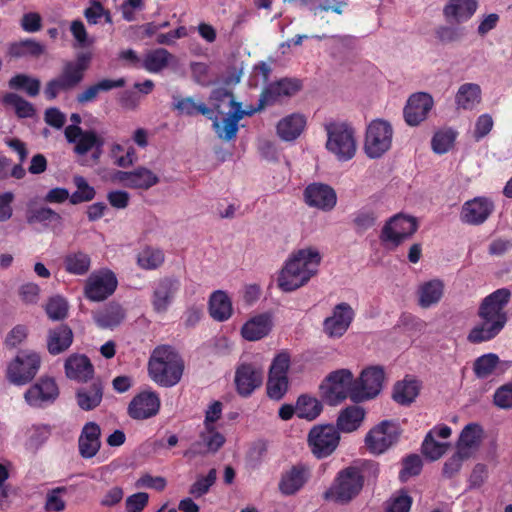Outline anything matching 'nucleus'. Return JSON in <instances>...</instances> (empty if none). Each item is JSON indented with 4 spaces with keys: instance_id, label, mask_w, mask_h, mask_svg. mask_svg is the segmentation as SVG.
<instances>
[{
    "instance_id": "obj_1",
    "label": "nucleus",
    "mask_w": 512,
    "mask_h": 512,
    "mask_svg": "<svg viewBox=\"0 0 512 512\" xmlns=\"http://www.w3.org/2000/svg\"><path fill=\"white\" fill-rule=\"evenodd\" d=\"M511 297L507 288H500L486 296L479 305L477 315L482 320L468 333L467 341L471 344L488 342L497 337L504 329L508 316L505 307Z\"/></svg>"
},
{
    "instance_id": "obj_2",
    "label": "nucleus",
    "mask_w": 512,
    "mask_h": 512,
    "mask_svg": "<svg viewBox=\"0 0 512 512\" xmlns=\"http://www.w3.org/2000/svg\"><path fill=\"white\" fill-rule=\"evenodd\" d=\"M321 259L319 251L313 247L292 253L278 276L279 288L292 292L304 286L317 273Z\"/></svg>"
},
{
    "instance_id": "obj_3",
    "label": "nucleus",
    "mask_w": 512,
    "mask_h": 512,
    "mask_svg": "<svg viewBox=\"0 0 512 512\" xmlns=\"http://www.w3.org/2000/svg\"><path fill=\"white\" fill-rule=\"evenodd\" d=\"M184 371V361L171 345L155 347L148 361V374L159 386L173 387L178 384Z\"/></svg>"
},
{
    "instance_id": "obj_4",
    "label": "nucleus",
    "mask_w": 512,
    "mask_h": 512,
    "mask_svg": "<svg viewBox=\"0 0 512 512\" xmlns=\"http://www.w3.org/2000/svg\"><path fill=\"white\" fill-rule=\"evenodd\" d=\"M91 59L90 53L81 52L75 60L65 61L60 74L45 84L43 93L46 100L53 101L59 94L74 90L84 80Z\"/></svg>"
},
{
    "instance_id": "obj_5",
    "label": "nucleus",
    "mask_w": 512,
    "mask_h": 512,
    "mask_svg": "<svg viewBox=\"0 0 512 512\" xmlns=\"http://www.w3.org/2000/svg\"><path fill=\"white\" fill-rule=\"evenodd\" d=\"M212 99L220 102V106L224 105L229 108L226 112V117L223 119L221 125L217 117L214 115L213 128L219 138L230 141L234 139L238 132V122L245 116L251 115L254 111L246 112L242 109L241 103L235 101L234 96L231 92L226 90H217L212 94Z\"/></svg>"
},
{
    "instance_id": "obj_6",
    "label": "nucleus",
    "mask_w": 512,
    "mask_h": 512,
    "mask_svg": "<svg viewBox=\"0 0 512 512\" xmlns=\"http://www.w3.org/2000/svg\"><path fill=\"white\" fill-rule=\"evenodd\" d=\"M362 489L357 466H348L337 473L332 485L325 491L324 499L345 505L355 499Z\"/></svg>"
},
{
    "instance_id": "obj_7",
    "label": "nucleus",
    "mask_w": 512,
    "mask_h": 512,
    "mask_svg": "<svg viewBox=\"0 0 512 512\" xmlns=\"http://www.w3.org/2000/svg\"><path fill=\"white\" fill-rule=\"evenodd\" d=\"M385 371L381 365L364 368L351 387L350 399L361 403L376 398L383 389Z\"/></svg>"
},
{
    "instance_id": "obj_8",
    "label": "nucleus",
    "mask_w": 512,
    "mask_h": 512,
    "mask_svg": "<svg viewBox=\"0 0 512 512\" xmlns=\"http://www.w3.org/2000/svg\"><path fill=\"white\" fill-rule=\"evenodd\" d=\"M326 148L340 161L352 159L356 153V140L353 128L346 123H330L326 125Z\"/></svg>"
},
{
    "instance_id": "obj_9",
    "label": "nucleus",
    "mask_w": 512,
    "mask_h": 512,
    "mask_svg": "<svg viewBox=\"0 0 512 512\" xmlns=\"http://www.w3.org/2000/svg\"><path fill=\"white\" fill-rule=\"evenodd\" d=\"M290 362L287 350H282L273 358L266 383V394L271 400L280 401L288 392Z\"/></svg>"
},
{
    "instance_id": "obj_10",
    "label": "nucleus",
    "mask_w": 512,
    "mask_h": 512,
    "mask_svg": "<svg viewBox=\"0 0 512 512\" xmlns=\"http://www.w3.org/2000/svg\"><path fill=\"white\" fill-rule=\"evenodd\" d=\"M340 442V434L331 424L313 426L307 436L308 447L317 459L329 457L337 449Z\"/></svg>"
},
{
    "instance_id": "obj_11",
    "label": "nucleus",
    "mask_w": 512,
    "mask_h": 512,
    "mask_svg": "<svg viewBox=\"0 0 512 512\" xmlns=\"http://www.w3.org/2000/svg\"><path fill=\"white\" fill-rule=\"evenodd\" d=\"M41 358L36 352L20 351L8 364L7 380L17 386H22L34 379L39 371Z\"/></svg>"
},
{
    "instance_id": "obj_12",
    "label": "nucleus",
    "mask_w": 512,
    "mask_h": 512,
    "mask_svg": "<svg viewBox=\"0 0 512 512\" xmlns=\"http://www.w3.org/2000/svg\"><path fill=\"white\" fill-rule=\"evenodd\" d=\"M393 129L389 122L376 119L367 127L364 149L368 157L379 158L392 145Z\"/></svg>"
},
{
    "instance_id": "obj_13",
    "label": "nucleus",
    "mask_w": 512,
    "mask_h": 512,
    "mask_svg": "<svg viewBox=\"0 0 512 512\" xmlns=\"http://www.w3.org/2000/svg\"><path fill=\"white\" fill-rule=\"evenodd\" d=\"M418 229L417 218L399 213L391 217L383 226L380 233L382 243H391L398 247L410 238Z\"/></svg>"
},
{
    "instance_id": "obj_14",
    "label": "nucleus",
    "mask_w": 512,
    "mask_h": 512,
    "mask_svg": "<svg viewBox=\"0 0 512 512\" xmlns=\"http://www.w3.org/2000/svg\"><path fill=\"white\" fill-rule=\"evenodd\" d=\"M399 436L398 424L384 420L366 434L365 445L372 454L380 455L393 446L398 441Z\"/></svg>"
},
{
    "instance_id": "obj_15",
    "label": "nucleus",
    "mask_w": 512,
    "mask_h": 512,
    "mask_svg": "<svg viewBox=\"0 0 512 512\" xmlns=\"http://www.w3.org/2000/svg\"><path fill=\"white\" fill-rule=\"evenodd\" d=\"M117 286L115 273L109 269H101L91 273L87 278L84 295L93 302L104 301L115 292Z\"/></svg>"
},
{
    "instance_id": "obj_16",
    "label": "nucleus",
    "mask_w": 512,
    "mask_h": 512,
    "mask_svg": "<svg viewBox=\"0 0 512 512\" xmlns=\"http://www.w3.org/2000/svg\"><path fill=\"white\" fill-rule=\"evenodd\" d=\"M302 88V83L296 78H282L276 82L268 84L262 91L258 107L254 111H260L266 106L274 105L280 102L283 98L291 97L299 92Z\"/></svg>"
},
{
    "instance_id": "obj_17",
    "label": "nucleus",
    "mask_w": 512,
    "mask_h": 512,
    "mask_svg": "<svg viewBox=\"0 0 512 512\" xmlns=\"http://www.w3.org/2000/svg\"><path fill=\"white\" fill-rule=\"evenodd\" d=\"M311 478V470L305 463H296L283 470L278 490L283 496H293L301 491Z\"/></svg>"
},
{
    "instance_id": "obj_18",
    "label": "nucleus",
    "mask_w": 512,
    "mask_h": 512,
    "mask_svg": "<svg viewBox=\"0 0 512 512\" xmlns=\"http://www.w3.org/2000/svg\"><path fill=\"white\" fill-rule=\"evenodd\" d=\"M181 282L173 276L160 278L154 285L151 295V305L157 314H164L168 311L175 295L180 290Z\"/></svg>"
},
{
    "instance_id": "obj_19",
    "label": "nucleus",
    "mask_w": 512,
    "mask_h": 512,
    "mask_svg": "<svg viewBox=\"0 0 512 512\" xmlns=\"http://www.w3.org/2000/svg\"><path fill=\"white\" fill-rule=\"evenodd\" d=\"M234 382L237 393L241 397H249L261 387L263 370L254 363H241L236 368Z\"/></svg>"
},
{
    "instance_id": "obj_20",
    "label": "nucleus",
    "mask_w": 512,
    "mask_h": 512,
    "mask_svg": "<svg viewBox=\"0 0 512 512\" xmlns=\"http://www.w3.org/2000/svg\"><path fill=\"white\" fill-rule=\"evenodd\" d=\"M161 401L155 391H142L130 401L127 413L134 420H146L156 416L160 410Z\"/></svg>"
},
{
    "instance_id": "obj_21",
    "label": "nucleus",
    "mask_w": 512,
    "mask_h": 512,
    "mask_svg": "<svg viewBox=\"0 0 512 512\" xmlns=\"http://www.w3.org/2000/svg\"><path fill=\"white\" fill-rule=\"evenodd\" d=\"M354 317L351 305L341 302L333 308L332 315L324 320L323 330L331 338H340L347 332Z\"/></svg>"
},
{
    "instance_id": "obj_22",
    "label": "nucleus",
    "mask_w": 512,
    "mask_h": 512,
    "mask_svg": "<svg viewBox=\"0 0 512 512\" xmlns=\"http://www.w3.org/2000/svg\"><path fill=\"white\" fill-rule=\"evenodd\" d=\"M304 200L309 207L331 211L337 203L335 190L324 183L309 184L304 190Z\"/></svg>"
},
{
    "instance_id": "obj_23",
    "label": "nucleus",
    "mask_w": 512,
    "mask_h": 512,
    "mask_svg": "<svg viewBox=\"0 0 512 512\" xmlns=\"http://www.w3.org/2000/svg\"><path fill=\"white\" fill-rule=\"evenodd\" d=\"M433 98L425 92L411 95L404 108V118L408 125L417 126L424 121L433 107Z\"/></svg>"
},
{
    "instance_id": "obj_24",
    "label": "nucleus",
    "mask_w": 512,
    "mask_h": 512,
    "mask_svg": "<svg viewBox=\"0 0 512 512\" xmlns=\"http://www.w3.org/2000/svg\"><path fill=\"white\" fill-rule=\"evenodd\" d=\"M58 395L59 390L54 379L41 378L25 392L24 398L30 406L43 407L54 402Z\"/></svg>"
},
{
    "instance_id": "obj_25",
    "label": "nucleus",
    "mask_w": 512,
    "mask_h": 512,
    "mask_svg": "<svg viewBox=\"0 0 512 512\" xmlns=\"http://www.w3.org/2000/svg\"><path fill=\"white\" fill-rule=\"evenodd\" d=\"M494 210L493 202L486 197H475L466 201L460 214L461 221L470 225L484 223Z\"/></svg>"
},
{
    "instance_id": "obj_26",
    "label": "nucleus",
    "mask_w": 512,
    "mask_h": 512,
    "mask_svg": "<svg viewBox=\"0 0 512 512\" xmlns=\"http://www.w3.org/2000/svg\"><path fill=\"white\" fill-rule=\"evenodd\" d=\"M101 428L93 421L87 422L78 438L79 454L84 459L93 458L101 448Z\"/></svg>"
},
{
    "instance_id": "obj_27",
    "label": "nucleus",
    "mask_w": 512,
    "mask_h": 512,
    "mask_svg": "<svg viewBox=\"0 0 512 512\" xmlns=\"http://www.w3.org/2000/svg\"><path fill=\"white\" fill-rule=\"evenodd\" d=\"M64 367L66 376L79 382H86L94 375V367L86 355L73 354L69 356Z\"/></svg>"
},
{
    "instance_id": "obj_28",
    "label": "nucleus",
    "mask_w": 512,
    "mask_h": 512,
    "mask_svg": "<svg viewBox=\"0 0 512 512\" xmlns=\"http://www.w3.org/2000/svg\"><path fill=\"white\" fill-rule=\"evenodd\" d=\"M103 393V382L100 379H95L89 385L83 386L77 390V404L84 411L94 410L101 404Z\"/></svg>"
},
{
    "instance_id": "obj_29",
    "label": "nucleus",
    "mask_w": 512,
    "mask_h": 512,
    "mask_svg": "<svg viewBox=\"0 0 512 512\" xmlns=\"http://www.w3.org/2000/svg\"><path fill=\"white\" fill-rule=\"evenodd\" d=\"M477 8V0H449L443 8V15L447 21L463 23L475 14Z\"/></svg>"
},
{
    "instance_id": "obj_30",
    "label": "nucleus",
    "mask_w": 512,
    "mask_h": 512,
    "mask_svg": "<svg viewBox=\"0 0 512 512\" xmlns=\"http://www.w3.org/2000/svg\"><path fill=\"white\" fill-rule=\"evenodd\" d=\"M72 329L66 324H60L50 329L47 335V350L51 355H58L66 351L73 343Z\"/></svg>"
},
{
    "instance_id": "obj_31",
    "label": "nucleus",
    "mask_w": 512,
    "mask_h": 512,
    "mask_svg": "<svg viewBox=\"0 0 512 512\" xmlns=\"http://www.w3.org/2000/svg\"><path fill=\"white\" fill-rule=\"evenodd\" d=\"M213 106V108H209L204 103H196L192 97H174L173 103L174 109L187 116L202 114L208 119H213L215 112L218 114H224V111L220 109L219 103H214Z\"/></svg>"
},
{
    "instance_id": "obj_32",
    "label": "nucleus",
    "mask_w": 512,
    "mask_h": 512,
    "mask_svg": "<svg viewBox=\"0 0 512 512\" xmlns=\"http://www.w3.org/2000/svg\"><path fill=\"white\" fill-rule=\"evenodd\" d=\"M272 320L268 314H259L249 319L241 328V335L248 341H258L269 334Z\"/></svg>"
},
{
    "instance_id": "obj_33",
    "label": "nucleus",
    "mask_w": 512,
    "mask_h": 512,
    "mask_svg": "<svg viewBox=\"0 0 512 512\" xmlns=\"http://www.w3.org/2000/svg\"><path fill=\"white\" fill-rule=\"evenodd\" d=\"M306 125V119L301 114H291L277 124V134L285 141L295 140L300 136Z\"/></svg>"
},
{
    "instance_id": "obj_34",
    "label": "nucleus",
    "mask_w": 512,
    "mask_h": 512,
    "mask_svg": "<svg viewBox=\"0 0 512 512\" xmlns=\"http://www.w3.org/2000/svg\"><path fill=\"white\" fill-rule=\"evenodd\" d=\"M365 417V410L357 405L343 409L337 418V430L350 433L357 430Z\"/></svg>"
},
{
    "instance_id": "obj_35",
    "label": "nucleus",
    "mask_w": 512,
    "mask_h": 512,
    "mask_svg": "<svg viewBox=\"0 0 512 512\" xmlns=\"http://www.w3.org/2000/svg\"><path fill=\"white\" fill-rule=\"evenodd\" d=\"M444 293V284L441 280L433 279L419 286L418 304L422 308H429L437 304Z\"/></svg>"
},
{
    "instance_id": "obj_36",
    "label": "nucleus",
    "mask_w": 512,
    "mask_h": 512,
    "mask_svg": "<svg viewBox=\"0 0 512 512\" xmlns=\"http://www.w3.org/2000/svg\"><path fill=\"white\" fill-rule=\"evenodd\" d=\"M210 316L217 321L223 322L232 315V304L227 293L222 290L214 291L209 298Z\"/></svg>"
},
{
    "instance_id": "obj_37",
    "label": "nucleus",
    "mask_w": 512,
    "mask_h": 512,
    "mask_svg": "<svg viewBox=\"0 0 512 512\" xmlns=\"http://www.w3.org/2000/svg\"><path fill=\"white\" fill-rule=\"evenodd\" d=\"M420 391V384L414 379H403L395 383L392 398L400 405H410Z\"/></svg>"
},
{
    "instance_id": "obj_38",
    "label": "nucleus",
    "mask_w": 512,
    "mask_h": 512,
    "mask_svg": "<svg viewBox=\"0 0 512 512\" xmlns=\"http://www.w3.org/2000/svg\"><path fill=\"white\" fill-rule=\"evenodd\" d=\"M174 59L167 49L157 48L149 51L144 56L141 67L150 73H159L165 69Z\"/></svg>"
},
{
    "instance_id": "obj_39",
    "label": "nucleus",
    "mask_w": 512,
    "mask_h": 512,
    "mask_svg": "<svg viewBox=\"0 0 512 512\" xmlns=\"http://www.w3.org/2000/svg\"><path fill=\"white\" fill-rule=\"evenodd\" d=\"M125 318V311L116 302H110L103 310L95 315V322L101 328L118 326Z\"/></svg>"
},
{
    "instance_id": "obj_40",
    "label": "nucleus",
    "mask_w": 512,
    "mask_h": 512,
    "mask_svg": "<svg viewBox=\"0 0 512 512\" xmlns=\"http://www.w3.org/2000/svg\"><path fill=\"white\" fill-rule=\"evenodd\" d=\"M45 51L44 45L34 39H25L11 43L8 47V55L12 58L39 57Z\"/></svg>"
},
{
    "instance_id": "obj_41",
    "label": "nucleus",
    "mask_w": 512,
    "mask_h": 512,
    "mask_svg": "<svg viewBox=\"0 0 512 512\" xmlns=\"http://www.w3.org/2000/svg\"><path fill=\"white\" fill-rule=\"evenodd\" d=\"M455 99L459 108H463L465 110L473 109L481 101L480 86L474 83H465L461 85Z\"/></svg>"
},
{
    "instance_id": "obj_42",
    "label": "nucleus",
    "mask_w": 512,
    "mask_h": 512,
    "mask_svg": "<svg viewBox=\"0 0 512 512\" xmlns=\"http://www.w3.org/2000/svg\"><path fill=\"white\" fill-rule=\"evenodd\" d=\"M65 270L72 275H85L91 267V258L82 251L68 253L64 258Z\"/></svg>"
},
{
    "instance_id": "obj_43",
    "label": "nucleus",
    "mask_w": 512,
    "mask_h": 512,
    "mask_svg": "<svg viewBox=\"0 0 512 512\" xmlns=\"http://www.w3.org/2000/svg\"><path fill=\"white\" fill-rule=\"evenodd\" d=\"M323 406L315 397L303 394L296 402V415L301 419L312 421L322 412Z\"/></svg>"
},
{
    "instance_id": "obj_44",
    "label": "nucleus",
    "mask_w": 512,
    "mask_h": 512,
    "mask_svg": "<svg viewBox=\"0 0 512 512\" xmlns=\"http://www.w3.org/2000/svg\"><path fill=\"white\" fill-rule=\"evenodd\" d=\"M159 177L150 169L140 166L132 170L128 188L148 190L159 183Z\"/></svg>"
},
{
    "instance_id": "obj_45",
    "label": "nucleus",
    "mask_w": 512,
    "mask_h": 512,
    "mask_svg": "<svg viewBox=\"0 0 512 512\" xmlns=\"http://www.w3.org/2000/svg\"><path fill=\"white\" fill-rule=\"evenodd\" d=\"M165 260L162 250L146 246L137 255V265L143 270H155L159 268Z\"/></svg>"
},
{
    "instance_id": "obj_46",
    "label": "nucleus",
    "mask_w": 512,
    "mask_h": 512,
    "mask_svg": "<svg viewBox=\"0 0 512 512\" xmlns=\"http://www.w3.org/2000/svg\"><path fill=\"white\" fill-rule=\"evenodd\" d=\"M320 390L324 401L331 406L340 404L351 395V387L338 386L326 381L321 384Z\"/></svg>"
},
{
    "instance_id": "obj_47",
    "label": "nucleus",
    "mask_w": 512,
    "mask_h": 512,
    "mask_svg": "<svg viewBox=\"0 0 512 512\" xmlns=\"http://www.w3.org/2000/svg\"><path fill=\"white\" fill-rule=\"evenodd\" d=\"M483 428L478 423H469L460 433L458 450L477 447L483 437Z\"/></svg>"
},
{
    "instance_id": "obj_48",
    "label": "nucleus",
    "mask_w": 512,
    "mask_h": 512,
    "mask_svg": "<svg viewBox=\"0 0 512 512\" xmlns=\"http://www.w3.org/2000/svg\"><path fill=\"white\" fill-rule=\"evenodd\" d=\"M500 363L499 356L495 353H487L478 357L473 363V371L477 378L486 379Z\"/></svg>"
},
{
    "instance_id": "obj_49",
    "label": "nucleus",
    "mask_w": 512,
    "mask_h": 512,
    "mask_svg": "<svg viewBox=\"0 0 512 512\" xmlns=\"http://www.w3.org/2000/svg\"><path fill=\"white\" fill-rule=\"evenodd\" d=\"M105 141L93 130H85L74 146V153L80 156L86 155L94 148L103 147Z\"/></svg>"
},
{
    "instance_id": "obj_50",
    "label": "nucleus",
    "mask_w": 512,
    "mask_h": 512,
    "mask_svg": "<svg viewBox=\"0 0 512 512\" xmlns=\"http://www.w3.org/2000/svg\"><path fill=\"white\" fill-rule=\"evenodd\" d=\"M73 183L77 189L70 196L71 204L77 205L83 202H89L95 198L96 191L94 187L89 185L83 176H75Z\"/></svg>"
},
{
    "instance_id": "obj_51",
    "label": "nucleus",
    "mask_w": 512,
    "mask_h": 512,
    "mask_svg": "<svg viewBox=\"0 0 512 512\" xmlns=\"http://www.w3.org/2000/svg\"><path fill=\"white\" fill-rule=\"evenodd\" d=\"M5 105L13 106L19 118H31L35 115L34 106L16 93H7L3 97Z\"/></svg>"
},
{
    "instance_id": "obj_52",
    "label": "nucleus",
    "mask_w": 512,
    "mask_h": 512,
    "mask_svg": "<svg viewBox=\"0 0 512 512\" xmlns=\"http://www.w3.org/2000/svg\"><path fill=\"white\" fill-rule=\"evenodd\" d=\"M8 84L11 89L25 90L31 97L37 96L40 91V80L26 74H16Z\"/></svg>"
},
{
    "instance_id": "obj_53",
    "label": "nucleus",
    "mask_w": 512,
    "mask_h": 512,
    "mask_svg": "<svg viewBox=\"0 0 512 512\" xmlns=\"http://www.w3.org/2000/svg\"><path fill=\"white\" fill-rule=\"evenodd\" d=\"M216 479L217 471L215 468L210 469L205 476H197L196 481L189 488V494L194 498H200L206 495L210 488L215 484Z\"/></svg>"
},
{
    "instance_id": "obj_54",
    "label": "nucleus",
    "mask_w": 512,
    "mask_h": 512,
    "mask_svg": "<svg viewBox=\"0 0 512 512\" xmlns=\"http://www.w3.org/2000/svg\"><path fill=\"white\" fill-rule=\"evenodd\" d=\"M456 135L453 129L437 131L431 141L433 151L437 154L447 153L453 146Z\"/></svg>"
},
{
    "instance_id": "obj_55",
    "label": "nucleus",
    "mask_w": 512,
    "mask_h": 512,
    "mask_svg": "<svg viewBox=\"0 0 512 512\" xmlns=\"http://www.w3.org/2000/svg\"><path fill=\"white\" fill-rule=\"evenodd\" d=\"M423 467L422 459L417 454H410L402 459V469L399 472L401 482L408 481L411 477L421 473Z\"/></svg>"
},
{
    "instance_id": "obj_56",
    "label": "nucleus",
    "mask_w": 512,
    "mask_h": 512,
    "mask_svg": "<svg viewBox=\"0 0 512 512\" xmlns=\"http://www.w3.org/2000/svg\"><path fill=\"white\" fill-rule=\"evenodd\" d=\"M61 216L49 207H41L30 210L27 214L29 224L41 223L48 225L52 222H60Z\"/></svg>"
},
{
    "instance_id": "obj_57",
    "label": "nucleus",
    "mask_w": 512,
    "mask_h": 512,
    "mask_svg": "<svg viewBox=\"0 0 512 512\" xmlns=\"http://www.w3.org/2000/svg\"><path fill=\"white\" fill-rule=\"evenodd\" d=\"M45 311L53 321L63 320L68 314V303L61 296H54L46 304Z\"/></svg>"
},
{
    "instance_id": "obj_58",
    "label": "nucleus",
    "mask_w": 512,
    "mask_h": 512,
    "mask_svg": "<svg viewBox=\"0 0 512 512\" xmlns=\"http://www.w3.org/2000/svg\"><path fill=\"white\" fill-rule=\"evenodd\" d=\"M447 444L435 440L432 433H427L422 443V453L432 461L438 460L445 453Z\"/></svg>"
},
{
    "instance_id": "obj_59",
    "label": "nucleus",
    "mask_w": 512,
    "mask_h": 512,
    "mask_svg": "<svg viewBox=\"0 0 512 512\" xmlns=\"http://www.w3.org/2000/svg\"><path fill=\"white\" fill-rule=\"evenodd\" d=\"M200 439L203 441L206 450L213 453L217 452L225 443V437L215 427L202 431Z\"/></svg>"
},
{
    "instance_id": "obj_60",
    "label": "nucleus",
    "mask_w": 512,
    "mask_h": 512,
    "mask_svg": "<svg viewBox=\"0 0 512 512\" xmlns=\"http://www.w3.org/2000/svg\"><path fill=\"white\" fill-rule=\"evenodd\" d=\"M357 471L361 477L362 486H364L365 481L368 484H375L380 474L379 463L365 460L360 466H357Z\"/></svg>"
},
{
    "instance_id": "obj_61",
    "label": "nucleus",
    "mask_w": 512,
    "mask_h": 512,
    "mask_svg": "<svg viewBox=\"0 0 512 512\" xmlns=\"http://www.w3.org/2000/svg\"><path fill=\"white\" fill-rule=\"evenodd\" d=\"M51 426L48 424L33 425L30 429L29 445L33 448L42 446L51 436Z\"/></svg>"
},
{
    "instance_id": "obj_62",
    "label": "nucleus",
    "mask_w": 512,
    "mask_h": 512,
    "mask_svg": "<svg viewBox=\"0 0 512 512\" xmlns=\"http://www.w3.org/2000/svg\"><path fill=\"white\" fill-rule=\"evenodd\" d=\"M493 403L500 409L512 408V382L498 387L493 395Z\"/></svg>"
},
{
    "instance_id": "obj_63",
    "label": "nucleus",
    "mask_w": 512,
    "mask_h": 512,
    "mask_svg": "<svg viewBox=\"0 0 512 512\" xmlns=\"http://www.w3.org/2000/svg\"><path fill=\"white\" fill-rule=\"evenodd\" d=\"M65 487H57L47 493L45 509L48 512H60L66 507L65 501L60 497V494L65 493Z\"/></svg>"
},
{
    "instance_id": "obj_64",
    "label": "nucleus",
    "mask_w": 512,
    "mask_h": 512,
    "mask_svg": "<svg viewBox=\"0 0 512 512\" xmlns=\"http://www.w3.org/2000/svg\"><path fill=\"white\" fill-rule=\"evenodd\" d=\"M412 502V498L407 493H402L387 503L386 512H409Z\"/></svg>"
}]
</instances>
